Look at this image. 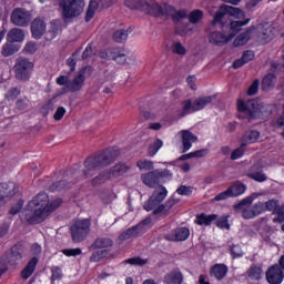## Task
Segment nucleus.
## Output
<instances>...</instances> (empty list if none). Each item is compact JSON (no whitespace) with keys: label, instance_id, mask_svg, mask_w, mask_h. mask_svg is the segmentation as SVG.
Returning a JSON list of instances; mask_svg holds the SVG:
<instances>
[{"label":"nucleus","instance_id":"nucleus-3","mask_svg":"<svg viewBox=\"0 0 284 284\" xmlns=\"http://www.w3.org/2000/svg\"><path fill=\"white\" fill-rule=\"evenodd\" d=\"M124 6L130 10H139L149 14L150 17H171L176 12V8L172 4L164 3V7L161 6L155 0H125Z\"/></svg>","mask_w":284,"mask_h":284},{"label":"nucleus","instance_id":"nucleus-6","mask_svg":"<svg viewBox=\"0 0 284 284\" xmlns=\"http://www.w3.org/2000/svg\"><path fill=\"white\" fill-rule=\"evenodd\" d=\"M173 173L170 169H155L142 175V182L148 187H156L160 183L172 181Z\"/></svg>","mask_w":284,"mask_h":284},{"label":"nucleus","instance_id":"nucleus-25","mask_svg":"<svg viewBox=\"0 0 284 284\" xmlns=\"http://www.w3.org/2000/svg\"><path fill=\"white\" fill-rule=\"evenodd\" d=\"M164 283L183 284V273H181L180 268H174L164 276Z\"/></svg>","mask_w":284,"mask_h":284},{"label":"nucleus","instance_id":"nucleus-37","mask_svg":"<svg viewBox=\"0 0 284 284\" xmlns=\"http://www.w3.org/2000/svg\"><path fill=\"white\" fill-rule=\"evenodd\" d=\"M81 48H79L78 50H75L71 57L67 60V65L70 68V71L68 72L69 77L70 74H72V72H74L77 70V57H79V54H81Z\"/></svg>","mask_w":284,"mask_h":284},{"label":"nucleus","instance_id":"nucleus-57","mask_svg":"<svg viewBox=\"0 0 284 284\" xmlns=\"http://www.w3.org/2000/svg\"><path fill=\"white\" fill-rule=\"evenodd\" d=\"M173 23H179L181 19H187V11L185 9H181L179 11H175L173 14V18H171Z\"/></svg>","mask_w":284,"mask_h":284},{"label":"nucleus","instance_id":"nucleus-60","mask_svg":"<svg viewBox=\"0 0 284 284\" xmlns=\"http://www.w3.org/2000/svg\"><path fill=\"white\" fill-rule=\"evenodd\" d=\"M248 276L254 281H258V278H261V267L251 266L248 270Z\"/></svg>","mask_w":284,"mask_h":284},{"label":"nucleus","instance_id":"nucleus-54","mask_svg":"<svg viewBox=\"0 0 284 284\" xmlns=\"http://www.w3.org/2000/svg\"><path fill=\"white\" fill-rule=\"evenodd\" d=\"M253 201H254V197L246 196L239 203L234 204L233 207H234L235 212H239V210H243V207H245V205H252Z\"/></svg>","mask_w":284,"mask_h":284},{"label":"nucleus","instance_id":"nucleus-7","mask_svg":"<svg viewBox=\"0 0 284 284\" xmlns=\"http://www.w3.org/2000/svg\"><path fill=\"white\" fill-rule=\"evenodd\" d=\"M59 6L63 21H68V19L81 16L85 2L83 0H61Z\"/></svg>","mask_w":284,"mask_h":284},{"label":"nucleus","instance_id":"nucleus-52","mask_svg":"<svg viewBox=\"0 0 284 284\" xmlns=\"http://www.w3.org/2000/svg\"><path fill=\"white\" fill-rule=\"evenodd\" d=\"M136 168H139V170L141 171L154 170V162H152L151 160H139L136 162Z\"/></svg>","mask_w":284,"mask_h":284},{"label":"nucleus","instance_id":"nucleus-26","mask_svg":"<svg viewBox=\"0 0 284 284\" xmlns=\"http://www.w3.org/2000/svg\"><path fill=\"white\" fill-rule=\"evenodd\" d=\"M229 190L231 191V196L234 199L236 196H243L247 192V185L241 181H235L229 186Z\"/></svg>","mask_w":284,"mask_h":284},{"label":"nucleus","instance_id":"nucleus-53","mask_svg":"<svg viewBox=\"0 0 284 284\" xmlns=\"http://www.w3.org/2000/svg\"><path fill=\"white\" fill-rule=\"evenodd\" d=\"M258 85H261V80L255 79L246 91L247 97H255V94H258Z\"/></svg>","mask_w":284,"mask_h":284},{"label":"nucleus","instance_id":"nucleus-23","mask_svg":"<svg viewBox=\"0 0 284 284\" xmlns=\"http://www.w3.org/2000/svg\"><path fill=\"white\" fill-rule=\"evenodd\" d=\"M37 265H39V257H32L20 272L21 278H23V281H28V278L34 274Z\"/></svg>","mask_w":284,"mask_h":284},{"label":"nucleus","instance_id":"nucleus-43","mask_svg":"<svg viewBox=\"0 0 284 284\" xmlns=\"http://www.w3.org/2000/svg\"><path fill=\"white\" fill-rule=\"evenodd\" d=\"M175 235L178 237V242L187 241L190 239V229L185 226L175 229Z\"/></svg>","mask_w":284,"mask_h":284},{"label":"nucleus","instance_id":"nucleus-41","mask_svg":"<svg viewBox=\"0 0 284 284\" xmlns=\"http://www.w3.org/2000/svg\"><path fill=\"white\" fill-rule=\"evenodd\" d=\"M110 254L109 250H100L95 251L91 254L90 256V262L91 263H99L103 261V258H106V256Z\"/></svg>","mask_w":284,"mask_h":284},{"label":"nucleus","instance_id":"nucleus-56","mask_svg":"<svg viewBox=\"0 0 284 284\" xmlns=\"http://www.w3.org/2000/svg\"><path fill=\"white\" fill-rule=\"evenodd\" d=\"M62 254H64V256H81V254H83V251L79 247L77 248H63Z\"/></svg>","mask_w":284,"mask_h":284},{"label":"nucleus","instance_id":"nucleus-48","mask_svg":"<svg viewBox=\"0 0 284 284\" xmlns=\"http://www.w3.org/2000/svg\"><path fill=\"white\" fill-rule=\"evenodd\" d=\"M63 278V271L59 266L51 267V284Z\"/></svg>","mask_w":284,"mask_h":284},{"label":"nucleus","instance_id":"nucleus-12","mask_svg":"<svg viewBox=\"0 0 284 284\" xmlns=\"http://www.w3.org/2000/svg\"><path fill=\"white\" fill-rule=\"evenodd\" d=\"M91 70L92 67L87 65L77 71L73 79L68 81L67 90L70 92H81V90H83V85H85V72Z\"/></svg>","mask_w":284,"mask_h":284},{"label":"nucleus","instance_id":"nucleus-20","mask_svg":"<svg viewBox=\"0 0 284 284\" xmlns=\"http://www.w3.org/2000/svg\"><path fill=\"white\" fill-rule=\"evenodd\" d=\"M131 168L125 162H119L108 170L111 179H120V176H125L130 172Z\"/></svg>","mask_w":284,"mask_h":284},{"label":"nucleus","instance_id":"nucleus-33","mask_svg":"<svg viewBox=\"0 0 284 284\" xmlns=\"http://www.w3.org/2000/svg\"><path fill=\"white\" fill-rule=\"evenodd\" d=\"M130 36V29H119L113 32L112 39L115 43H125L128 37Z\"/></svg>","mask_w":284,"mask_h":284},{"label":"nucleus","instance_id":"nucleus-45","mask_svg":"<svg viewBox=\"0 0 284 284\" xmlns=\"http://www.w3.org/2000/svg\"><path fill=\"white\" fill-rule=\"evenodd\" d=\"M126 265H138L140 267H143V265H148V258H141V256H134L126 258L124 261Z\"/></svg>","mask_w":284,"mask_h":284},{"label":"nucleus","instance_id":"nucleus-16","mask_svg":"<svg viewBox=\"0 0 284 284\" xmlns=\"http://www.w3.org/2000/svg\"><path fill=\"white\" fill-rule=\"evenodd\" d=\"M19 192V186L14 182L0 183V202L6 199H12Z\"/></svg>","mask_w":284,"mask_h":284},{"label":"nucleus","instance_id":"nucleus-50","mask_svg":"<svg viewBox=\"0 0 284 284\" xmlns=\"http://www.w3.org/2000/svg\"><path fill=\"white\" fill-rule=\"evenodd\" d=\"M192 24L185 23L176 29V34L180 37H190L192 36Z\"/></svg>","mask_w":284,"mask_h":284},{"label":"nucleus","instance_id":"nucleus-2","mask_svg":"<svg viewBox=\"0 0 284 284\" xmlns=\"http://www.w3.org/2000/svg\"><path fill=\"white\" fill-rule=\"evenodd\" d=\"M121 154L119 149L111 146L104 150H100L84 161L83 176L84 179H90L94 176L98 170H103L108 165H112L116 161V158Z\"/></svg>","mask_w":284,"mask_h":284},{"label":"nucleus","instance_id":"nucleus-14","mask_svg":"<svg viewBox=\"0 0 284 284\" xmlns=\"http://www.w3.org/2000/svg\"><path fill=\"white\" fill-rule=\"evenodd\" d=\"M11 23L18 28H28L30 24V12L23 8H16L11 12Z\"/></svg>","mask_w":284,"mask_h":284},{"label":"nucleus","instance_id":"nucleus-29","mask_svg":"<svg viewBox=\"0 0 284 284\" xmlns=\"http://www.w3.org/2000/svg\"><path fill=\"white\" fill-rule=\"evenodd\" d=\"M114 246V240L110 237H97L92 244L94 250H105Z\"/></svg>","mask_w":284,"mask_h":284},{"label":"nucleus","instance_id":"nucleus-27","mask_svg":"<svg viewBox=\"0 0 284 284\" xmlns=\"http://www.w3.org/2000/svg\"><path fill=\"white\" fill-rule=\"evenodd\" d=\"M216 219H219L217 214L207 215L205 213H200L196 215L195 223L196 225L210 226L212 223H214V221H216Z\"/></svg>","mask_w":284,"mask_h":284},{"label":"nucleus","instance_id":"nucleus-28","mask_svg":"<svg viewBox=\"0 0 284 284\" xmlns=\"http://www.w3.org/2000/svg\"><path fill=\"white\" fill-rule=\"evenodd\" d=\"M275 87H276V74L267 73L266 75H264V78L262 79V90L264 92H267L270 90H274Z\"/></svg>","mask_w":284,"mask_h":284},{"label":"nucleus","instance_id":"nucleus-35","mask_svg":"<svg viewBox=\"0 0 284 284\" xmlns=\"http://www.w3.org/2000/svg\"><path fill=\"white\" fill-rule=\"evenodd\" d=\"M21 47L14 44V42H8L2 47V57H12V54H17Z\"/></svg>","mask_w":284,"mask_h":284},{"label":"nucleus","instance_id":"nucleus-8","mask_svg":"<svg viewBox=\"0 0 284 284\" xmlns=\"http://www.w3.org/2000/svg\"><path fill=\"white\" fill-rule=\"evenodd\" d=\"M214 101V97L206 95L200 97L195 99L192 103V100H184L182 101V111L180 112V116H187V114H192L194 112H200V110H205V106L210 105Z\"/></svg>","mask_w":284,"mask_h":284},{"label":"nucleus","instance_id":"nucleus-36","mask_svg":"<svg viewBox=\"0 0 284 284\" xmlns=\"http://www.w3.org/2000/svg\"><path fill=\"white\" fill-rule=\"evenodd\" d=\"M250 30L240 33L233 41L234 48H241V45H246V43L250 41Z\"/></svg>","mask_w":284,"mask_h":284},{"label":"nucleus","instance_id":"nucleus-17","mask_svg":"<svg viewBox=\"0 0 284 284\" xmlns=\"http://www.w3.org/2000/svg\"><path fill=\"white\" fill-rule=\"evenodd\" d=\"M182 152H190L192 150V143H196L199 141V136H196L190 130H182Z\"/></svg>","mask_w":284,"mask_h":284},{"label":"nucleus","instance_id":"nucleus-32","mask_svg":"<svg viewBox=\"0 0 284 284\" xmlns=\"http://www.w3.org/2000/svg\"><path fill=\"white\" fill-rule=\"evenodd\" d=\"M71 183L74 184L77 182H68L67 180L57 181L49 186V192H61L63 190H68V187H71Z\"/></svg>","mask_w":284,"mask_h":284},{"label":"nucleus","instance_id":"nucleus-13","mask_svg":"<svg viewBox=\"0 0 284 284\" xmlns=\"http://www.w3.org/2000/svg\"><path fill=\"white\" fill-rule=\"evenodd\" d=\"M168 197V189L163 185H160L159 189H155L152 195L149 197L146 202L143 204V210L145 212H152L156 205H161L162 201H165Z\"/></svg>","mask_w":284,"mask_h":284},{"label":"nucleus","instance_id":"nucleus-18","mask_svg":"<svg viewBox=\"0 0 284 284\" xmlns=\"http://www.w3.org/2000/svg\"><path fill=\"white\" fill-rule=\"evenodd\" d=\"M227 272L230 268L223 263H216L210 267L209 274L211 278H215V281H223L225 276H227Z\"/></svg>","mask_w":284,"mask_h":284},{"label":"nucleus","instance_id":"nucleus-64","mask_svg":"<svg viewBox=\"0 0 284 284\" xmlns=\"http://www.w3.org/2000/svg\"><path fill=\"white\" fill-rule=\"evenodd\" d=\"M277 216L273 219V223H284V204H282L275 213Z\"/></svg>","mask_w":284,"mask_h":284},{"label":"nucleus","instance_id":"nucleus-58","mask_svg":"<svg viewBox=\"0 0 284 284\" xmlns=\"http://www.w3.org/2000/svg\"><path fill=\"white\" fill-rule=\"evenodd\" d=\"M251 209L253 210V213L255 214V216H261V214L265 212V203L260 201L253 204Z\"/></svg>","mask_w":284,"mask_h":284},{"label":"nucleus","instance_id":"nucleus-59","mask_svg":"<svg viewBox=\"0 0 284 284\" xmlns=\"http://www.w3.org/2000/svg\"><path fill=\"white\" fill-rule=\"evenodd\" d=\"M21 210H23V200H20L19 202L13 204L10 207L9 214H11L12 216H17V214H19V212H21Z\"/></svg>","mask_w":284,"mask_h":284},{"label":"nucleus","instance_id":"nucleus-55","mask_svg":"<svg viewBox=\"0 0 284 284\" xmlns=\"http://www.w3.org/2000/svg\"><path fill=\"white\" fill-rule=\"evenodd\" d=\"M193 190L194 189L192 186L182 184L176 189V194H179L180 196H192Z\"/></svg>","mask_w":284,"mask_h":284},{"label":"nucleus","instance_id":"nucleus-49","mask_svg":"<svg viewBox=\"0 0 284 284\" xmlns=\"http://www.w3.org/2000/svg\"><path fill=\"white\" fill-rule=\"evenodd\" d=\"M230 216H221L215 220V225L220 230H230Z\"/></svg>","mask_w":284,"mask_h":284},{"label":"nucleus","instance_id":"nucleus-19","mask_svg":"<svg viewBox=\"0 0 284 284\" xmlns=\"http://www.w3.org/2000/svg\"><path fill=\"white\" fill-rule=\"evenodd\" d=\"M47 24L41 18H36L31 22V34L33 39H41L45 34Z\"/></svg>","mask_w":284,"mask_h":284},{"label":"nucleus","instance_id":"nucleus-24","mask_svg":"<svg viewBox=\"0 0 284 284\" xmlns=\"http://www.w3.org/2000/svg\"><path fill=\"white\" fill-rule=\"evenodd\" d=\"M26 39V33L22 29L13 28L7 33L8 43H21Z\"/></svg>","mask_w":284,"mask_h":284},{"label":"nucleus","instance_id":"nucleus-5","mask_svg":"<svg viewBox=\"0 0 284 284\" xmlns=\"http://www.w3.org/2000/svg\"><path fill=\"white\" fill-rule=\"evenodd\" d=\"M92 220L77 219L70 225L71 239L74 243H83L90 236Z\"/></svg>","mask_w":284,"mask_h":284},{"label":"nucleus","instance_id":"nucleus-40","mask_svg":"<svg viewBox=\"0 0 284 284\" xmlns=\"http://www.w3.org/2000/svg\"><path fill=\"white\" fill-rule=\"evenodd\" d=\"M163 148V140L161 139H155L153 143H151L148 148V154L149 156H156L159 150Z\"/></svg>","mask_w":284,"mask_h":284},{"label":"nucleus","instance_id":"nucleus-42","mask_svg":"<svg viewBox=\"0 0 284 284\" xmlns=\"http://www.w3.org/2000/svg\"><path fill=\"white\" fill-rule=\"evenodd\" d=\"M171 50L173 54H179V57H184V54H187V49L181 43L180 41H175L171 45Z\"/></svg>","mask_w":284,"mask_h":284},{"label":"nucleus","instance_id":"nucleus-34","mask_svg":"<svg viewBox=\"0 0 284 284\" xmlns=\"http://www.w3.org/2000/svg\"><path fill=\"white\" fill-rule=\"evenodd\" d=\"M111 175L109 171H102L101 173H99L98 176L93 178L91 181V184L93 187H97L98 185H103V183H105L106 181H110Z\"/></svg>","mask_w":284,"mask_h":284},{"label":"nucleus","instance_id":"nucleus-63","mask_svg":"<svg viewBox=\"0 0 284 284\" xmlns=\"http://www.w3.org/2000/svg\"><path fill=\"white\" fill-rule=\"evenodd\" d=\"M68 110L64 106H59L53 114L54 121H61L63 116H65Z\"/></svg>","mask_w":284,"mask_h":284},{"label":"nucleus","instance_id":"nucleus-9","mask_svg":"<svg viewBox=\"0 0 284 284\" xmlns=\"http://www.w3.org/2000/svg\"><path fill=\"white\" fill-rule=\"evenodd\" d=\"M16 79L23 83L30 81L32 71L34 70V63L28 58H18L13 67Z\"/></svg>","mask_w":284,"mask_h":284},{"label":"nucleus","instance_id":"nucleus-30","mask_svg":"<svg viewBox=\"0 0 284 284\" xmlns=\"http://www.w3.org/2000/svg\"><path fill=\"white\" fill-rule=\"evenodd\" d=\"M139 234H141V230H139V225H134V226L125 230L124 232H122L119 235V240L120 241H130V239H133V236H139Z\"/></svg>","mask_w":284,"mask_h":284},{"label":"nucleus","instance_id":"nucleus-22","mask_svg":"<svg viewBox=\"0 0 284 284\" xmlns=\"http://www.w3.org/2000/svg\"><path fill=\"white\" fill-rule=\"evenodd\" d=\"M255 57H256V53H254V51L245 50L242 53V57L233 62L232 68L234 70H239V68H243V65L250 63V61H254Z\"/></svg>","mask_w":284,"mask_h":284},{"label":"nucleus","instance_id":"nucleus-51","mask_svg":"<svg viewBox=\"0 0 284 284\" xmlns=\"http://www.w3.org/2000/svg\"><path fill=\"white\" fill-rule=\"evenodd\" d=\"M230 254L232 258H243L244 256L243 248L241 247L240 244H233L230 247Z\"/></svg>","mask_w":284,"mask_h":284},{"label":"nucleus","instance_id":"nucleus-47","mask_svg":"<svg viewBox=\"0 0 284 284\" xmlns=\"http://www.w3.org/2000/svg\"><path fill=\"white\" fill-rule=\"evenodd\" d=\"M248 179L256 181V183H265L267 181V174L262 171L253 172L247 174Z\"/></svg>","mask_w":284,"mask_h":284},{"label":"nucleus","instance_id":"nucleus-1","mask_svg":"<svg viewBox=\"0 0 284 284\" xmlns=\"http://www.w3.org/2000/svg\"><path fill=\"white\" fill-rule=\"evenodd\" d=\"M61 203H63V200L61 199L53 200L50 203V196H48V193L40 192L27 205L28 212L32 213V215L28 217V223H31V225H39V223H43L52 212L61 207Z\"/></svg>","mask_w":284,"mask_h":284},{"label":"nucleus","instance_id":"nucleus-10","mask_svg":"<svg viewBox=\"0 0 284 284\" xmlns=\"http://www.w3.org/2000/svg\"><path fill=\"white\" fill-rule=\"evenodd\" d=\"M100 59H105L106 61H115L120 63V65H125L128 62V51L123 48H111L106 50H102L99 52Z\"/></svg>","mask_w":284,"mask_h":284},{"label":"nucleus","instance_id":"nucleus-62","mask_svg":"<svg viewBox=\"0 0 284 284\" xmlns=\"http://www.w3.org/2000/svg\"><path fill=\"white\" fill-rule=\"evenodd\" d=\"M260 138H261V132H258L257 130H251L247 133L248 143H256Z\"/></svg>","mask_w":284,"mask_h":284},{"label":"nucleus","instance_id":"nucleus-4","mask_svg":"<svg viewBox=\"0 0 284 284\" xmlns=\"http://www.w3.org/2000/svg\"><path fill=\"white\" fill-rule=\"evenodd\" d=\"M237 112L242 114L237 119H246L248 123H252V121H258V119L263 118V104L258 99H250L247 101L239 99Z\"/></svg>","mask_w":284,"mask_h":284},{"label":"nucleus","instance_id":"nucleus-46","mask_svg":"<svg viewBox=\"0 0 284 284\" xmlns=\"http://www.w3.org/2000/svg\"><path fill=\"white\" fill-rule=\"evenodd\" d=\"M187 19L190 23H193V24L199 23V21L203 19V11L201 9H195L190 12V14L187 16Z\"/></svg>","mask_w":284,"mask_h":284},{"label":"nucleus","instance_id":"nucleus-11","mask_svg":"<svg viewBox=\"0 0 284 284\" xmlns=\"http://www.w3.org/2000/svg\"><path fill=\"white\" fill-rule=\"evenodd\" d=\"M226 14L229 17H234V19L245 18V12H243V10H241L236 7L222 4L219 8V10L215 12V16L212 20V26H216V23H221V21H223V19L225 18Z\"/></svg>","mask_w":284,"mask_h":284},{"label":"nucleus","instance_id":"nucleus-38","mask_svg":"<svg viewBox=\"0 0 284 284\" xmlns=\"http://www.w3.org/2000/svg\"><path fill=\"white\" fill-rule=\"evenodd\" d=\"M251 19L247 18L245 20H237V21H232L230 24V28L233 32V37H236V34H239V32H241V28H243V26H247V23H250Z\"/></svg>","mask_w":284,"mask_h":284},{"label":"nucleus","instance_id":"nucleus-61","mask_svg":"<svg viewBox=\"0 0 284 284\" xmlns=\"http://www.w3.org/2000/svg\"><path fill=\"white\" fill-rule=\"evenodd\" d=\"M37 50H39V44L34 41L28 42L24 47V52H27V54H34Z\"/></svg>","mask_w":284,"mask_h":284},{"label":"nucleus","instance_id":"nucleus-15","mask_svg":"<svg viewBox=\"0 0 284 284\" xmlns=\"http://www.w3.org/2000/svg\"><path fill=\"white\" fill-rule=\"evenodd\" d=\"M265 276L268 284H281L284 281V272L277 264L270 266Z\"/></svg>","mask_w":284,"mask_h":284},{"label":"nucleus","instance_id":"nucleus-21","mask_svg":"<svg viewBox=\"0 0 284 284\" xmlns=\"http://www.w3.org/2000/svg\"><path fill=\"white\" fill-rule=\"evenodd\" d=\"M232 39H234V36L226 37L220 31H213L209 37V41L213 43V45H225V43L232 41Z\"/></svg>","mask_w":284,"mask_h":284},{"label":"nucleus","instance_id":"nucleus-31","mask_svg":"<svg viewBox=\"0 0 284 284\" xmlns=\"http://www.w3.org/2000/svg\"><path fill=\"white\" fill-rule=\"evenodd\" d=\"M98 9H99V0H91L88 6L87 13L84 17V21L87 23H90V21H92V19H94V14L97 13Z\"/></svg>","mask_w":284,"mask_h":284},{"label":"nucleus","instance_id":"nucleus-44","mask_svg":"<svg viewBox=\"0 0 284 284\" xmlns=\"http://www.w3.org/2000/svg\"><path fill=\"white\" fill-rule=\"evenodd\" d=\"M11 255L13 256V258H17V261H21V258H23V244H14L11 247Z\"/></svg>","mask_w":284,"mask_h":284},{"label":"nucleus","instance_id":"nucleus-39","mask_svg":"<svg viewBox=\"0 0 284 284\" xmlns=\"http://www.w3.org/2000/svg\"><path fill=\"white\" fill-rule=\"evenodd\" d=\"M280 207H281V202L276 199H271L264 203L265 212H273V214H276Z\"/></svg>","mask_w":284,"mask_h":284}]
</instances>
